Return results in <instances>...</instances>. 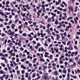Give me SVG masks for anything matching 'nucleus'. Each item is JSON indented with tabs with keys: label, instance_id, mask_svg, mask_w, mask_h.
<instances>
[{
	"label": "nucleus",
	"instance_id": "32",
	"mask_svg": "<svg viewBox=\"0 0 80 80\" xmlns=\"http://www.w3.org/2000/svg\"><path fill=\"white\" fill-rule=\"evenodd\" d=\"M73 65L74 67L76 66V63L75 62H74L73 64Z\"/></svg>",
	"mask_w": 80,
	"mask_h": 80
},
{
	"label": "nucleus",
	"instance_id": "19",
	"mask_svg": "<svg viewBox=\"0 0 80 80\" xmlns=\"http://www.w3.org/2000/svg\"><path fill=\"white\" fill-rule=\"evenodd\" d=\"M36 75V74L35 73H34L33 74V75L32 76V78H34L35 77V76Z\"/></svg>",
	"mask_w": 80,
	"mask_h": 80
},
{
	"label": "nucleus",
	"instance_id": "27",
	"mask_svg": "<svg viewBox=\"0 0 80 80\" xmlns=\"http://www.w3.org/2000/svg\"><path fill=\"white\" fill-rule=\"evenodd\" d=\"M21 72L22 74H24L25 73V71H24V70H22L21 71Z\"/></svg>",
	"mask_w": 80,
	"mask_h": 80
},
{
	"label": "nucleus",
	"instance_id": "35",
	"mask_svg": "<svg viewBox=\"0 0 80 80\" xmlns=\"http://www.w3.org/2000/svg\"><path fill=\"white\" fill-rule=\"evenodd\" d=\"M0 79H1V80H3V78L2 76L0 77Z\"/></svg>",
	"mask_w": 80,
	"mask_h": 80
},
{
	"label": "nucleus",
	"instance_id": "30",
	"mask_svg": "<svg viewBox=\"0 0 80 80\" xmlns=\"http://www.w3.org/2000/svg\"><path fill=\"white\" fill-rule=\"evenodd\" d=\"M41 51L42 52H43L44 51V49L43 48V47H41Z\"/></svg>",
	"mask_w": 80,
	"mask_h": 80
},
{
	"label": "nucleus",
	"instance_id": "64",
	"mask_svg": "<svg viewBox=\"0 0 80 80\" xmlns=\"http://www.w3.org/2000/svg\"><path fill=\"white\" fill-rule=\"evenodd\" d=\"M67 10V9L66 8L63 9V11H64V12H66Z\"/></svg>",
	"mask_w": 80,
	"mask_h": 80
},
{
	"label": "nucleus",
	"instance_id": "15",
	"mask_svg": "<svg viewBox=\"0 0 80 80\" xmlns=\"http://www.w3.org/2000/svg\"><path fill=\"white\" fill-rule=\"evenodd\" d=\"M11 23H12V20H10L9 21V23H8V25H10V24H11Z\"/></svg>",
	"mask_w": 80,
	"mask_h": 80
},
{
	"label": "nucleus",
	"instance_id": "16",
	"mask_svg": "<svg viewBox=\"0 0 80 80\" xmlns=\"http://www.w3.org/2000/svg\"><path fill=\"white\" fill-rule=\"evenodd\" d=\"M0 73H1V74H3V73H4V72L3 70H2L0 71Z\"/></svg>",
	"mask_w": 80,
	"mask_h": 80
},
{
	"label": "nucleus",
	"instance_id": "47",
	"mask_svg": "<svg viewBox=\"0 0 80 80\" xmlns=\"http://www.w3.org/2000/svg\"><path fill=\"white\" fill-rule=\"evenodd\" d=\"M74 48L75 49H76V50L78 49V48H77V47L76 46H74Z\"/></svg>",
	"mask_w": 80,
	"mask_h": 80
},
{
	"label": "nucleus",
	"instance_id": "9",
	"mask_svg": "<svg viewBox=\"0 0 80 80\" xmlns=\"http://www.w3.org/2000/svg\"><path fill=\"white\" fill-rule=\"evenodd\" d=\"M54 51H55L56 53H58V49H56V48H54Z\"/></svg>",
	"mask_w": 80,
	"mask_h": 80
},
{
	"label": "nucleus",
	"instance_id": "34",
	"mask_svg": "<svg viewBox=\"0 0 80 80\" xmlns=\"http://www.w3.org/2000/svg\"><path fill=\"white\" fill-rule=\"evenodd\" d=\"M33 11L34 12H37V9H36L35 8H34Z\"/></svg>",
	"mask_w": 80,
	"mask_h": 80
},
{
	"label": "nucleus",
	"instance_id": "12",
	"mask_svg": "<svg viewBox=\"0 0 80 80\" xmlns=\"http://www.w3.org/2000/svg\"><path fill=\"white\" fill-rule=\"evenodd\" d=\"M4 60L5 61V63H8V60H7L6 58H5Z\"/></svg>",
	"mask_w": 80,
	"mask_h": 80
},
{
	"label": "nucleus",
	"instance_id": "24",
	"mask_svg": "<svg viewBox=\"0 0 80 80\" xmlns=\"http://www.w3.org/2000/svg\"><path fill=\"white\" fill-rule=\"evenodd\" d=\"M19 32L20 34H22L23 33V31H22L21 30H20L19 31Z\"/></svg>",
	"mask_w": 80,
	"mask_h": 80
},
{
	"label": "nucleus",
	"instance_id": "43",
	"mask_svg": "<svg viewBox=\"0 0 80 80\" xmlns=\"http://www.w3.org/2000/svg\"><path fill=\"white\" fill-rule=\"evenodd\" d=\"M37 15H38V17H39V16H40V14L39 13V12H37Z\"/></svg>",
	"mask_w": 80,
	"mask_h": 80
},
{
	"label": "nucleus",
	"instance_id": "22",
	"mask_svg": "<svg viewBox=\"0 0 80 80\" xmlns=\"http://www.w3.org/2000/svg\"><path fill=\"white\" fill-rule=\"evenodd\" d=\"M71 43L70 41H68L67 44V45H69Z\"/></svg>",
	"mask_w": 80,
	"mask_h": 80
},
{
	"label": "nucleus",
	"instance_id": "57",
	"mask_svg": "<svg viewBox=\"0 0 80 80\" xmlns=\"http://www.w3.org/2000/svg\"><path fill=\"white\" fill-rule=\"evenodd\" d=\"M5 34H4V33H2L1 35V36L2 37H4V36H5Z\"/></svg>",
	"mask_w": 80,
	"mask_h": 80
},
{
	"label": "nucleus",
	"instance_id": "45",
	"mask_svg": "<svg viewBox=\"0 0 80 80\" xmlns=\"http://www.w3.org/2000/svg\"><path fill=\"white\" fill-rule=\"evenodd\" d=\"M60 63H61V64H62V63H63V62L62 61H60L59 62Z\"/></svg>",
	"mask_w": 80,
	"mask_h": 80
},
{
	"label": "nucleus",
	"instance_id": "52",
	"mask_svg": "<svg viewBox=\"0 0 80 80\" xmlns=\"http://www.w3.org/2000/svg\"><path fill=\"white\" fill-rule=\"evenodd\" d=\"M69 26L70 27V28H71V27H72V24L70 23H69Z\"/></svg>",
	"mask_w": 80,
	"mask_h": 80
},
{
	"label": "nucleus",
	"instance_id": "39",
	"mask_svg": "<svg viewBox=\"0 0 80 80\" xmlns=\"http://www.w3.org/2000/svg\"><path fill=\"white\" fill-rule=\"evenodd\" d=\"M10 2L9 1H7L6 3V5H8V4Z\"/></svg>",
	"mask_w": 80,
	"mask_h": 80
},
{
	"label": "nucleus",
	"instance_id": "51",
	"mask_svg": "<svg viewBox=\"0 0 80 80\" xmlns=\"http://www.w3.org/2000/svg\"><path fill=\"white\" fill-rule=\"evenodd\" d=\"M59 25H60V26H62V22H59Z\"/></svg>",
	"mask_w": 80,
	"mask_h": 80
},
{
	"label": "nucleus",
	"instance_id": "37",
	"mask_svg": "<svg viewBox=\"0 0 80 80\" xmlns=\"http://www.w3.org/2000/svg\"><path fill=\"white\" fill-rule=\"evenodd\" d=\"M63 34L64 35V37H66V36H67V32H65L63 33Z\"/></svg>",
	"mask_w": 80,
	"mask_h": 80
},
{
	"label": "nucleus",
	"instance_id": "5",
	"mask_svg": "<svg viewBox=\"0 0 80 80\" xmlns=\"http://www.w3.org/2000/svg\"><path fill=\"white\" fill-rule=\"evenodd\" d=\"M11 27H12V29H14L15 28V24H12L11 25Z\"/></svg>",
	"mask_w": 80,
	"mask_h": 80
},
{
	"label": "nucleus",
	"instance_id": "25",
	"mask_svg": "<svg viewBox=\"0 0 80 80\" xmlns=\"http://www.w3.org/2000/svg\"><path fill=\"white\" fill-rule=\"evenodd\" d=\"M55 24H56V25H58V21H55Z\"/></svg>",
	"mask_w": 80,
	"mask_h": 80
},
{
	"label": "nucleus",
	"instance_id": "6",
	"mask_svg": "<svg viewBox=\"0 0 80 80\" xmlns=\"http://www.w3.org/2000/svg\"><path fill=\"white\" fill-rule=\"evenodd\" d=\"M54 74L55 75H58V72L57 71H56L54 72Z\"/></svg>",
	"mask_w": 80,
	"mask_h": 80
},
{
	"label": "nucleus",
	"instance_id": "61",
	"mask_svg": "<svg viewBox=\"0 0 80 80\" xmlns=\"http://www.w3.org/2000/svg\"><path fill=\"white\" fill-rule=\"evenodd\" d=\"M38 12L39 13H42V10H39Z\"/></svg>",
	"mask_w": 80,
	"mask_h": 80
},
{
	"label": "nucleus",
	"instance_id": "59",
	"mask_svg": "<svg viewBox=\"0 0 80 80\" xmlns=\"http://www.w3.org/2000/svg\"><path fill=\"white\" fill-rule=\"evenodd\" d=\"M17 22H18V20H15V23H17Z\"/></svg>",
	"mask_w": 80,
	"mask_h": 80
},
{
	"label": "nucleus",
	"instance_id": "29",
	"mask_svg": "<svg viewBox=\"0 0 80 80\" xmlns=\"http://www.w3.org/2000/svg\"><path fill=\"white\" fill-rule=\"evenodd\" d=\"M51 39H52V40H54V37L53 36H51Z\"/></svg>",
	"mask_w": 80,
	"mask_h": 80
},
{
	"label": "nucleus",
	"instance_id": "4",
	"mask_svg": "<svg viewBox=\"0 0 80 80\" xmlns=\"http://www.w3.org/2000/svg\"><path fill=\"white\" fill-rule=\"evenodd\" d=\"M10 34L11 36H13L15 34V32H11L10 33Z\"/></svg>",
	"mask_w": 80,
	"mask_h": 80
},
{
	"label": "nucleus",
	"instance_id": "13",
	"mask_svg": "<svg viewBox=\"0 0 80 80\" xmlns=\"http://www.w3.org/2000/svg\"><path fill=\"white\" fill-rule=\"evenodd\" d=\"M0 15H1L2 16H4V13L3 12H0Z\"/></svg>",
	"mask_w": 80,
	"mask_h": 80
},
{
	"label": "nucleus",
	"instance_id": "23",
	"mask_svg": "<svg viewBox=\"0 0 80 80\" xmlns=\"http://www.w3.org/2000/svg\"><path fill=\"white\" fill-rule=\"evenodd\" d=\"M8 70H12V68H11L9 66V67H8Z\"/></svg>",
	"mask_w": 80,
	"mask_h": 80
},
{
	"label": "nucleus",
	"instance_id": "20",
	"mask_svg": "<svg viewBox=\"0 0 80 80\" xmlns=\"http://www.w3.org/2000/svg\"><path fill=\"white\" fill-rule=\"evenodd\" d=\"M51 22V19L50 18H48V22Z\"/></svg>",
	"mask_w": 80,
	"mask_h": 80
},
{
	"label": "nucleus",
	"instance_id": "63",
	"mask_svg": "<svg viewBox=\"0 0 80 80\" xmlns=\"http://www.w3.org/2000/svg\"><path fill=\"white\" fill-rule=\"evenodd\" d=\"M25 14H26V13H23V14L22 15V17H25Z\"/></svg>",
	"mask_w": 80,
	"mask_h": 80
},
{
	"label": "nucleus",
	"instance_id": "1",
	"mask_svg": "<svg viewBox=\"0 0 80 80\" xmlns=\"http://www.w3.org/2000/svg\"><path fill=\"white\" fill-rule=\"evenodd\" d=\"M72 47V44H70L69 45V47L68 48V50H73V48Z\"/></svg>",
	"mask_w": 80,
	"mask_h": 80
},
{
	"label": "nucleus",
	"instance_id": "54",
	"mask_svg": "<svg viewBox=\"0 0 80 80\" xmlns=\"http://www.w3.org/2000/svg\"><path fill=\"white\" fill-rule=\"evenodd\" d=\"M9 18H12V15H10V16L9 17Z\"/></svg>",
	"mask_w": 80,
	"mask_h": 80
},
{
	"label": "nucleus",
	"instance_id": "46",
	"mask_svg": "<svg viewBox=\"0 0 80 80\" xmlns=\"http://www.w3.org/2000/svg\"><path fill=\"white\" fill-rule=\"evenodd\" d=\"M44 45L46 47H48V44H47V43H45Z\"/></svg>",
	"mask_w": 80,
	"mask_h": 80
},
{
	"label": "nucleus",
	"instance_id": "41",
	"mask_svg": "<svg viewBox=\"0 0 80 80\" xmlns=\"http://www.w3.org/2000/svg\"><path fill=\"white\" fill-rule=\"evenodd\" d=\"M14 52H17V49H15L14 50Z\"/></svg>",
	"mask_w": 80,
	"mask_h": 80
},
{
	"label": "nucleus",
	"instance_id": "11",
	"mask_svg": "<svg viewBox=\"0 0 80 80\" xmlns=\"http://www.w3.org/2000/svg\"><path fill=\"white\" fill-rule=\"evenodd\" d=\"M44 78L45 79V80H47V78H48V77L47 76V75H45L44 77Z\"/></svg>",
	"mask_w": 80,
	"mask_h": 80
},
{
	"label": "nucleus",
	"instance_id": "28",
	"mask_svg": "<svg viewBox=\"0 0 80 80\" xmlns=\"http://www.w3.org/2000/svg\"><path fill=\"white\" fill-rule=\"evenodd\" d=\"M19 59H18V58H17L16 59V62H19Z\"/></svg>",
	"mask_w": 80,
	"mask_h": 80
},
{
	"label": "nucleus",
	"instance_id": "53",
	"mask_svg": "<svg viewBox=\"0 0 80 80\" xmlns=\"http://www.w3.org/2000/svg\"><path fill=\"white\" fill-rule=\"evenodd\" d=\"M20 12H21V11L20 10L18 11L17 12L19 14L20 13Z\"/></svg>",
	"mask_w": 80,
	"mask_h": 80
},
{
	"label": "nucleus",
	"instance_id": "36",
	"mask_svg": "<svg viewBox=\"0 0 80 80\" xmlns=\"http://www.w3.org/2000/svg\"><path fill=\"white\" fill-rule=\"evenodd\" d=\"M8 75H7L5 78L6 80H7V79H8Z\"/></svg>",
	"mask_w": 80,
	"mask_h": 80
},
{
	"label": "nucleus",
	"instance_id": "2",
	"mask_svg": "<svg viewBox=\"0 0 80 80\" xmlns=\"http://www.w3.org/2000/svg\"><path fill=\"white\" fill-rule=\"evenodd\" d=\"M68 8L69 9L70 11L71 10V12H73V7L71 6H70L69 7H68Z\"/></svg>",
	"mask_w": 80,
	"mask_h": 80
},
{
	"label": "nucleus",
	"instance_id": "10",
	"mask_svg": "<svg viewBox=\"0 0 80 80\" xmlns=\"http://www.w3.org/2000/svg\"><path fill=\"white\" fill-rule=\"evenodd\" d=\"M22 36L23 37H27V33H24L22 34Z\"/></svg>",
	"mask_w": 80,
	"mask_h": 80
},
{
	"label": "nucleus",
	"instance_id": "26",
	"mask_svg": "<svg viewBox=\"0 0 80 80\" xmlns=\"http://www.w3.org/2000/svg\"><path fill=\"white\" fill-rule=\"evenodd\" d=\"M13 64L14 65H15V66H17V63H15V61H13Z\"/></svg>",
	"mask_w": 80,
	"mask_h": 80
},
{
	"label": "nucleus",
	"instance_id": "40",
	"mask_svg": "<svg viewBox=\"0 0 80 80\" xmlns=\"http://www.w3.org/2000/svg\"><path fill=\"white\" fill-rule=\"evenodd\" d=\"M52 66H53V67H55L56 66V64L54 63L52 64Z\"/></svg>",
	"mask_w": 80,
	"mask_h": 80
},
{
	"label": "nucleus",
	"instance_id": "3",
	"mask_svg": "<svg viewBox=\"0 0 80 80\" xmlns=\"http://www.w3.org/2000/svg\"><path fill=\"white\" fill-rule=\"evenodd\" d=\"M56 36L57 37L56 39L57 40H59V38H60V37L58 34H56Z\"/></svg>",
	"mask_w": 80,
	"mask_h": 80
},
{
	"label": "nucleus",
	"instance_id": "62",
	"mask_svg": "<svg viewBox=\"0 0 80 80\" xmlns=\"http://www.w3.org/2000/svg\"><path fill=\"white\" fill-rule=\"evenodd\" d=\"M35 30H36L37 31H38V30H39V28H35Z\"/></svg>",
	"mask_w": 80,
	"mask_h": 80
},
{
	"label": "nucleus",
	"instance_id": "56",
	"mask_svg": "<svg viewBox=\"0 0 80 80\" xmlns=\"http://www.w3.org/2000/svg\"><path fill=\"white\" fill-rule=\"evenodd\" d=\"M22 27H21L20 26H18V28L20 30V29H22Z\"/></svg>",
	"mask_w": 80,
	"mask_h": 80
},
{
	"label": "nucleus",
	"instance_id": "60",
	"mask_svg": "<svg viewBox=\"0 0 80 80\" xmlns=\"http://www.w3.org/2000/svg\"><path fill=\"white\" fill-rule=\"evenodd\" d=\"M75 60H78V57H77L76 58H75Z\"/></svg>",
	"mask_w": 80,
	"mask_h": 80
},
{
	"label": "nucleus",
	"instance_id": "38",
	"mask_svg": "<svg viewBox=\"0 0 80 80\" xmlns=\"http://www.w3.org/2000/svg\"><path fill=\"white\" fill-rule=\"evenodd\" d=\"M52 34L54 36H55V32H52Z\"/></svg>",
	"mask_w": 80,
	"mask_h": 80
},
{
	"label": "nucleus",
	"instance_id": "7",
	"mask_svg": "<svg viewBox=\"0 0 80 80\" xmlns=\"http://www.w3.org/2000/svg\"><path fill=\"white\" fill-rule=\"evenodd\" d=\"M40 58V62H45V60L43 58H42L40 57V56L39 57Z\"/></svg>",
	"mask_w": 80,
	"mask_h": 80
},
{
	"label": "nucleus",
	"instance_id": "18",
	"mask_svg": "<svg viewBox=\"0 0 80 80\" xmlns=\"http://www.w3.org/2000/svg\"><path fill=\"white\" fill-rule=\"evenodd\" d=\"M48 38V42H51V39H50V38Z\"/></svg>",
	"mask_w": 80,
	"mask_h": 80
},
{
	"label": "nucleus",
	"instance_id": "44",
	"mask_svg": "<svg viewBox=\"0 0 80 80\" xmlns=\"http://www.w3.org/2000/svg\"><path fill=\"white\" fill-rule=\"evenodd\" d=\"M36 9L38 10H39L40 9V7L39 6H37L36 7Z\"/></svg>",
	"mask_w": 80,
	"mask_h": 80
},
{
	"label": "nucleus",
	"instance_id": "17",
	"mask_svg": "<svg viewBox=\"0 0 80 80\" xmlns=\"http://www.w3.org/2000/svg\"><path fill=\"white\" fill-rule=\"evenodd\" d=\"M0 56H2V57H5V55H3V53H0Z\"/></svg>",
	"mask_w": 80,
	"mask_h": 80
},
{
	"label": "nucleus",
	"instance_id": "58",
	"mask_svg": "<svg viewBox=\"0 0 80 80\" xmlns=\"http://www.w3.org/2000/svg\"><path fill=\"white\" fill-rule=\"evenodd\" d=\"M28 23H30V24H31V23H32V22L31 21H29Z\"/></svg>",
	"mask_w": 80,
	"mask_h": 80
},
{
	"label": "nucleus",
	"instance_id": "8",
	"mask_svg": "<svg viewBox=\"0 0 80 80\" xmlns=\"http://www.w3.org/2000/svg\"><path fill=\"white\" fill-rule=\"evenodd\" d=\"M26 7L28 9V10H30V7L28 6V4H27L26 6Z\"/></svg>",
	"mask_w": 80,
	"mask_h": 80
},
{
	"label": "nucleus",
	"instance_id": "42",
	"mask_svg": "<svg viewBox=\"0 0 80 80\" xmlns=\"http://www.w3.org/2000/svg\"><path fill=\"white\" fill-rule=\"evenodd\" d=\"M47 28H50V24H48V26H47Z\"/></svg>",
	"mask_w": 80,
	"mask_h": 80
},
{
	"label": "nucleus",
	"instance_id": "48",
	"mask_svg": "<svg viewBox=\"0 0 80 80\" xmlns=\"http://www.w3.org/2000/svg\"><path fill=\"white\" fill-rule=\"evenodd\" d=\"M4 70H5L6 71H7V70H8V68H7L6 67H5L4 68Z\"/></svg>",
	"mask_w": 80,
	"mask_h": 80
},
{
	"label": "nucleus",
	"instance_id": "21",
	"mask_svg": "<svg viewBox=\"0 0 80 80\" xmlns=\"http://www.w3.org/2000/svg\"><path fill=\"white\" fill-rule=\"evenodd\" d=\"M63 15H64L65 17L66 18L67 17V13H63Z\"/></svg>",
	"mask_w": 80,
	"mask_h": 80
},
{
	"label": "nucleus",
	"instance_id": "31",
	"mask_svg": "<svg viewBox=\"0 0 80 80\" xmlns=\"http://www.w3.org/2000/svg\"><path fill=\"white\" fill-rule=\"evenodd\" d=\"M74 22H75V23H76V24H77L78 22H77V20H76L75 19H74Z\"/></svg>",
	"mask_w": 80,
	"mask_h": 80
},
{
	"label": "nucleus",
	"instance_id": "49",
	"mask_svg": "<svg viewBox=\"0 0 80 80\" xmlns=\"http://www.w3.org/2000/svg\"><path fill=\"white\" fill-rule=\"evenodd\" d=\"M2 65L3 67H5V64L4 63H2Z\"/></svg>",
	"mask_w": 80,
	"mask_h": 80
},
{
	"label": "nucleus",
	"instance_id": "14",
	"mask_svg": "<svg viewBox=\"0 0 80 80\" xmlns=\"http://www.w3.org/2000/svg\"><path fill=\"white\" fill-rule=\"evenodd\" d=\"M62 73H67V71L65 70H63L62 71Z\"/></svg>",
	"mask_w": 80,
	"mask_h": 80
},
{
	"label": "nucleus",
	"instance_id": "50",
	"mask_svg": "<svg viewBox=\"0 0 80 80\" xmlns=\"http://www.w3.org/2000/svg\"><path fill=\"white\" fill-rule=\"evenodd\" d=\"M5 8V5H3L2 6V7L1 8L2 9H3Z\"/></svg>",
	"mask_w": 80,
	"mask_h": 80
},
{
	"label": "nucleus",
	"instance_id": "55",
	"mask_svg": "<svg viewBox=\"0 0 80 80\" xmlns=\"http://www.w3.org/2000/svg\"><path fill=\"white\" fill-rule=\"evenodd\" d=\"M20 50L21 51H23V50H24V49H23V48H20Z\"/></svg>",
	"mask_w": 80,
	"mask_h": 80
},
{
	"label": "nucleus",
	"instance_id": "33",
	"mask_svg": "<svg viewBox=\"0 0 80 80\" xmlns=\"http://www.w3.org/2000/svg\"><path fill=\"white\" fill-rule=\"evenodd\" d=\"M62 43H63V44H64V45H66V42H62Z\"/></svg>",
	"mask_w": 80,
	"mask_h": 80
}]
</instances>
